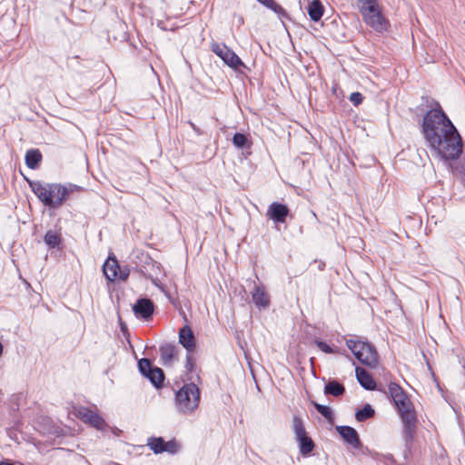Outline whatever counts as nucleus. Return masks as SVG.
I'll use <instances>...</instances> for the list:
<instances>
[{
	"instance_id": "nucleus-1",
	"label": "nucleus",
	"mask_w": 465,
	"mask_h": 465,
	"mask_svg": "<svg viewBox=\"0 0 465 465\" xmlns=\"http://www.w3.org/2000/svg\"><path fill=\"white\" fill-rule=\"evenodd\" d=\"M433 108L423 116L421 132L428 145L444 160H456L462 153V140L458 130L442 110L432 100Z\"/></svg>"
},
{
	"instance_id": "nucleus-2",
	"label": "nucleus",
	"mask_w": 465,
	"mask_h": 465,
	"mask_svg": "<svg viewBox=\"0 0 465 465\" xmlns=\"http://www.w3.org/2000/svg\"><path fill=\"white\" fill-rule=\"evenodd\" d=\"M29 187L46 207L57 209L64 203L65 191L61 183H45L41 181H28Z\"/></svg>"
},
{
	"instance_id": "nucleus-3",
	"label": "nucleus",
	"mask_w": 465,
	"mask_h": 465,
	"mask_svg": "<svg viewBox=\"0 0 465 465\" xmlns=\"http://www.w3.org/2000/svg\"><path fill=\"white\" fill-rule=\"evenodd\" d=\"M200 390L194 382L185 383L175 392L176 411L184 415L193 413L199 406Z\"/></svg>"
},
{
	"instance_id": "nucleus-4",
	"label": "nucleus",
	"mask_w": 465,
	"mask_h": 465,
	"mask_svg": "<svg viewBox=\"0 0 465 465\" xmlns=\"http://www.w3.org/2000/svg\"><path fill=\"white\" fill-rule=\"evenodd\" d=\"M346 345L361 364L371 369L378 366L379 354L373 344L367 341L351 339L346 341Z\"/></svg>"
},
{
	"instance_id": "nucleus-5",
	"label": "nucleus",
	"mask_w": 465,
	"mask_h": 465,
	"mask_svg": "<svg viewBox=\"0 0 465 465\" xmlns=\"http://www.w3.org/2000/svg\"><path fill=\"white\" fill-rule=\"evenodd\" d=\"M135 269L143 277L150 279L152 283L159 286V275L163 272L160 262L154 261L149 254L140 252L135 256Z\"/></svg>"
},
{
	"instance_id": "nucleus-6",
	"label": "nucleus",
	"mask_w": 465,
	"mask_h": 465,
	"mask_svg": "<svg viewBox=\"0 0 465 465\" xmlns=\"http://www.w3.org/2000/svg\"><path fill=\"white\" fill-rule=\"evenodd\" d=\"M397 411L402 422V436L405 446L410 448L412 444L418 424L415 408L413 404H411Z\"/></svg>"
},
{
	"instance_id": "nucleus-7",
	"label": "nucleus",
	"mask_w": 465,
	"mask_h": 465,
	"mask_svg": "<svg viewBox=\"0 0 465 465\" xmlns=\"http://www.w3.org/2000/svg\"><path fill=\"white\" fill-rule=\"evenodd\" d=\"M359 11L364 22L377 33H383L388 30L389 21L383 16L378 3L366 7L359 6Z\"/></svg>"
},
{
	"instance_id": "nucleus-8",
	"label": "nucleus",
	"mask_w": 465,
	"mask_h": 465,
	"mask_svg": "<svg viewBox=\"0 0 465 465\" xmlns=\"http://www.w3.org/2000/svg\"><path fill=\"white\" fill-rule=\"evenodd\" d=\"M103 272L109 282H114L115 280L125 281L130 274L128 267H121L114 256H109L104 262L103 265Z\"/></svg>"
},
{
	"instance_id": "nucleus-9",
	"label": "nucleus",
	"mask_w": 465,
	"mask_h": 465,
	"mask_svg": "<svg viewBox=\"0 0 465 465\" xmlns=\"http://www.w3.org/2000/svg\"><path fill=\"white\" fill-rule=\"evenodd\" d=\"M211 47L212 51L230 67L236 69L244 65L240 57L224 44L213 43Z\"/></svg>"
},
{
	"instance_id": "nucleus-10",
	"label": "nucleus",
	"mask_w": 465,
	"mask_h": 465,
	"mask_svg": "<svg viewBox=\"0 0 465 465\" xmlns=\"http://www.w3.org/2000/svg\"><path fill=\"white\" fill-rule=\"evenodd\" d=\"M75 415L84 422L90 424L99 430H104L106 427L104 420L86 407L75 408Z\"/></svg>"
},
{
	"instance_id": "nucleus-11",
	"label": "nucleus",
	"mask_w": 465,
	"mask_h": 465,
	"mask_svg": "<svg viewBox=\"0 0 465 465\" xmlns=\"http://www.w3.org/2000/svg\"><path fill=\"white\" fill-rule=\"evenodd\" d=\"M388 392L397 410L412 404L404 390L396 382H390Z\"/></svg>"
},
{
	"instance_id": "nucleus-12",
	"label": "nucleus",
	"mask_w": 465,
	"mask_h": 465,
	"mask_svg": "<svg viewBox=\"0 0 465 465\" xmlns=\"http://www.w3.org/2000/svg\"><path fill=\"white\" fill-rule=\"evenodd\" d=\"M290 210L286 204L273 202L267 210L266 216L275 223H283L289 215Z\"/></svg>"
},
{
	"instance_id": "nucleus-13",
	"label": "nucleus",
	"mask_w": 465,
	"mask_h": 465,
	"mask_svg": "<svg viewBox=\"0 0 465 465\" xmlns=\"http://www.w3.org/2000/svg\"><path fill=\"white\" fill-rule=\"evenodd\" d=\"M356 379L360 385L367 391L378 390L379 391L386 393V391L381 386H377L372 376L363 368H355Z\"/></svg>"
},
{
	"instance_id": "nucleus-14",
	"label": "nucleus",
	"mask_w": 465,
	"mask_h": 465,
	"mask_svg": "<svg viewBox=\"0 0 465 465\" xmlns=\"http://www.w3.org/2000/svg\"><path fill=\"white\" fill-rule=\"evenodd\" d=\"M134 314L138 318L148 321L152 318L154 312L153 302L148 298H141L136 301L133 307Z\"/></svg>"
},
{
	"instance_id": "nucleus-15",
	"label": "nucleus",
	"mask_w": 465,
	"mask_h": 465,
	"mask_svg": "<svg viewBox=\"0 0 465 465\" xmlns=\"http://www.w3.org/2000/svg\"><path fill=\"white\" fill-rule=\"evenodd\" d=\"M336 430L346 444L351 445L354 449H359L361 446L359 434L354 428L351 426H337Z\"/></svg>"
},
{
	"instance_id": "nucleus-16",
	"label": "nucleus",
	"mask_w": 465,
	"mask_h": 465,
	"mask_svg": "<svg viewBox=\"0 0 465 465\" xmlns=\"http://www.w3.org/2000/svg\"><path fill=\"white\" fill-rule=\"evenodd\" d=\"M179 343L186 350L188 353H192L195 349V337L192 328L184 325L179 330Z\"/></svg>"
},
{
	"instance_id": "nucleus-17",
	"label": "nucleus",
	"mask_w": 465,
	"mask_h": 465,
	"mask_svg": "<svg viewBox=\"0 0 465 465\" xmlns=\"http://www.w3.org/2000/svg\"><path fill=\"white\" fill-rule=\"evenodd\" d=\"M159 351L162 364L170 366L176 358L178 347L175 344L166 342L160 346Z\"/></svg>"
},
{
	"instance_id": "nucleus-18",
	"label": "nucleus",
	"mask_w": 465,
	"mask_h": 465,
	"mask_svg": "<svg viewBox=\"0 0 465 465\" xmlns=\"http://www.w3.org/2000/svg\"><path fill=\"white\" fill-rule=\"evenodd\" d=\"M252 302L258 308L266 309L270 306V297L261 286H255L252 293Z\"/></svg>"
},
{
	"instance_id": "nucleus-19",
	"label": "nucleus",
	"mask_w": 465,
	"mask_h": 465,
	"mask_svg": "<svg viewBox=\"0 0 465 465\" xmlns=\"http://www.w3.org/2000/svg\"><path fill=\"white\" fill-rule=\"evenodd\" d=\"M308 15L313 22H318L323 15L324 7L320 0H312L307 7Z\"/></svg>"
},
{
	"instance_id": "nucleus-20",
	"label": "nucleus",
	"mask_w": 465,
	"mask_h": 465,
	"mask_svg": "<svg viewBox=\"0 0 465 465\" xmlns=\"http://www.w3.org/2000/svg\"><path fill=\"white\" fill-rule=\"evenodd\" d=\"M42 153L38 149H30L25 153V164L28 168L35 170L42 161Z\"/></svg>"
},
{
	"instance_id": "nucleus-21",
	"label": "nucleus",
	"mask_w": 465,
	"mask_h": 465,
	"mask_svg": "<svg viewBox=\"0 0 465 465\" xmlns=\"http://www.w3.org/2000/svg\"><path fill=\"white\" fill-rule=\"evenodd\" d=\"M296 440L299 444V450L302 456L310 455L315 447L313 440L308 436V434L296 439Z\"/></svg>"
},
{
	"instance_id": "nucleus-22",
	"label": "nucleus",
	"mask_w": 465,
	"mask_h": 465,
	"mask_svg": "<svg viewBox=\"0 0 465 465\" xmlns=\"http://www.w3.org/2000/svg\"><path fill=\"white\" fill-rule=\"evenodd\" d=\"M345 392L344 386L336 380H331L324 387V393L338 397Z\"/></svg>"
},
{
	"instance_id": "nucleus-23",
	"label": "nucleus",
	"mask_w": 465,
	"mask_h": 465,
	"mask_svg": "<svg viewBox=\"0 0 465 465\" xmlns=\"http://www.w3.org/2000/svg\"><path fill=\"white\" fill-rule=\"evenodd\" d=\"M145 377L150 380L155 388H161L163 384L164 373L163 370L158 367H153L150 373Z\"/></svg>"
},
{
	"instance_id": "nucleus-24",
	"label": "nucleus",
	"mask_w": 465,
	"mask_h": 465,
	"mask_svg": "<svg viewBox=\"0 0 465 465\" xmlns=\"http://www.w3.org/2000/svg\"><path fill=\"white\" fill-rule=\"evenodd\" d=\"M44 242L51 249L58 248L62 243L61 235L54 231L49 230L44 237Z\"/></svg>"
},
{
	"instance_id": "nucleus-25",
	"label": "nucleus",
	"mask_w": 465,
	"mask_h": 465,
	"mask_svg": "<svg viewBox=\"0 0 465 465\" xmlns=\"http://www.w3.org/2000/svg\"><path fill=\"white\" fill-rule=\"evenodd\" d=\"M375 415V411L369 403L365 404L363 408L359 409L355 412V418L358 421L362 422Z\"/></svg>"
},
{
	"instance_id": "nucleus-26",
	"label": "nucleus",
	"mask_w": 465,
	"mask_h": 465,
	"mask_svg": "<svg viewBox=\"0 0 465 465\" xmlns=\"http://www.w3.org/2000/svg\"><path fill=\"white\" fill-rule=\"evenodd\" d=\"M147 445L155 453H163L165 451V440L162 437H150L147 440Z\"/></svg>"
},
{
	"instance_id": "nucleus-27",
	"label": "nucleus",
	"mask_w": 465,
	"mask_h": 465,
	"mask_svg": "<svg viewBox=\"0 0 465 465\" xmlns=\"http://www.w3.org/2000/svg\"><path fill=\"white\" fill-rule=\"evenodd\" d=\"M232 144L238 149L250 148L252 143L247 134L242 133H235L232 136Z\"/></svg>"
},
{
	"instance_id": "nucleus-28",
	"label": "nucleus",
	"mask_w": 465,
	"mask_h": 465,
	"mask_svg": "<svg viewBox=\"0 0 465 465\" xmlns=\"http://www.w3.org/2000/svg\"><path fill=\"white\" fill-rule=\"evenodd\" d=\"M292 430L295 440L307 434L302 420L298 416H293Z\"/></svg>"
},
{
	"instance_id": "nucleus-29",
	"label": "nucleus",
	"mask_w": 465,
	"mask_h": 465,
	"mask_svg": "<svg viewBox=\"0 0 465 465\" xmlns=\"http://www.w3.org/2000/svg\"><path fill=\"white\" fill-rule=\"evenodd\" d=\"M312 405L316 409V411L320 414H322L328 421L331 422L333 420V411L329 406L322 405L315 401H312Z\"/></svg>"
},
{
	"instance_id": "nucleus-30",
	"label": "nucleus",
	"mask_w": 465,
	"mask_h": 465,
	"mask_svg": "<svg viewBox=\"0 0 465 465\" xmlns=\"http://www.w3.org/2000/svg\"><path fill=\"white\" fill-rule=\"evenodd\" d=\"M152 363L150 360L146 358H143L138 361V369L142 375L144 377L150 373V371L153 370Z\"/></svg>"
},
{
	"instance_id": "nucleus-31",
	"label": "nucleus",
	"mask_w": 465,
	"mask_h": 465,
	"mask_svg": "<svg viewBox=\"0 0 465 465\" xmlns=\"http://www.w3.org/2000/svg\"><path fill=\"white\" fill-rule=\"evenodd\" d=\"M62 186H64V189L65 191L64 202L70 197L72 193L83 191V188L81 186L70 183L66 184H62Z\"/></svg>"
},
{
	"instance_id": "nucleus-32",
	"label": "nucleus",
	"mask_w": 465,
	"mask_h": 465,
	"mask_svg": "<svg viewBox=\"0 0 465 465\" xmlns=\"http://www.w3.org/2000/svg\"><path fill=\"white\" fill-rule=\"evenodd\" d=\"M164 450V452L174 454L179 450V444L176 442L175 440L165 441Z\"/></svg>"
},
{
	"instance_id": "nucleus-33",
	"label": "nucleus",
	"mask_w": 465,
	"mask_h": 465,
	"mask_svg": "<svg viewBox=\"0 0 465 465\" xmlns=\"http://www.w3.org/2000/svg\"><path fill=\"white\" fill-rule=\"evenodd\" d=\"M314 343L322 351H323L325 353H335V352H337V351L332 349L325 341H320V340H315Z\"/></svg>"
},
{
	"instance_id": "nucleus-34",
	"label": "nucleus",
	"mask_w": 465,
	"mask_h": 465,
	"mask_svg": "<svg viewBox=\"0 0 465 465\" xmlns=\"http://www.w3.org/2000/svg\"><path fill=\"white\" fill-rule=\"evenodd\" d=\"M363 96L359 92L351 93L350 95V101L355 105H359L362 103Z\"/></svg>"
},
{
	"instance_id": "nucleus-35",
	"label": "nucleus",
	"mask_w": 465,
	"mask_h": 465,
	"mask_svg": "<svg viewBox=\"0 0 465 465\" xmlns=\"http://www.w3.org/2000/svg\"><path fill=\"white\" fill-rule=\"evenodd\" d=\"M185 369L189 372H193L195 369V363L193 360V357H192L191 353H188V352L186 355Z\"/></svg>"
},
{
	"instance_id": "nucleus-36",
	"label": "nucleus",
	"mask_w": 465,
	"mask_h": 465,
	"mask_svg": "<svg viewBox=\"0 0 465 465\" xmlns=\"http://www.w3.org/2000/svg\"><path fill=\"white\" fill-rule=\"evenodd\" d=\"M358 3H359V6L366 7L367 5H376L378 2H377V0H358Z\"/></svg>"
},
{
	"instance_id": "nucleus-37",
	"label": "nucleus",
	"mask_w": 465,
	"mask_h": 465,
	"mask_svg": "<svg viewBox=\"0 0 465 465\" xmlns=\"http://www.w3.org/2000/svg\"><path fill=\"white\" fill-rule=\"evenodd\" d=\"M189 124L192 127V129L196 133L197 135L203 134L202 130L199 127H197L193 122H189Z\"/></svg>"
},
{
	"instance_id": "nucleus-38",
	"label": "nucleus",
	"mask_w": 465,
	"mask_h": 465,
	"mask_svg": "<svg viewBox=\"0 0 465 465\" xmlns=\"http://www.w3.org/2000/svg\"><path fill=\"white\" fill-rule=\"evenodd\" d=\"M460 173L462 174V180L465 183V162L460 166Z\"/></svg>"
},
{
	"instance_id": "nucleus-39",
	"label": "nucleus",
	"mask_w": 465,
	"mask_h": 465,
	"mask_svg": "<svg viewBox=\"0 0 465 465\" xmlns=\"http://www.w3.org/2000/svg\"><path fill=\"white\" fill-rule=\"evenodd\" d=\"M237 22L239 23V25H242L244 20H243V17L242 15H237Z\"/></svg>"
},
{
	"instance_id": "nucleus-40",
	"label": "nucleus",
	"mask_w": 465,
	"mask_h": 465,
	"mask_svg": "<svg viewBox=\"0 0 465 465\" xmlns=\"http://www.w3.org/2000/svg\"><path fill=\"white\" fill-rule=\"evenodd\" d=\"M0 465H14V463L9 460H2L0 461Z\"/></svg>"
},
{
	"instance_id": "nucleus-41",
	"label": "nucleus",
	"mask_w": 465,
	"mask_h": 465,
	"mask_svg": "<svg viewBox=\"0 0 465 465\" xmlns=\"http://www.w3.org/2000/svg\"><path fill=\"white\" fill-rule=\"evenodd\" d=\"M324 266H325V264H324V263H322V264H320V266H319V267H320V269H321V270H322Z\"/></svg>"
}]
</instances>
